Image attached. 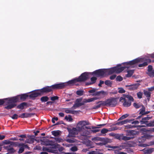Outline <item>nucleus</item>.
Returning a JSON list of instances; mask_svg holds the SVG:
<instances>
[{"mask_svg":"<svg viewBox=\"0 0 154 154\" xmlns=\"http://www.w3.org/2000/svg\"><path fill=\"white\" fill-rule=\"evenodd\" d=\"M18 96H19V100H24L29 97L28 95L27 94H23Z\"/></svg>","mask_w":154,"mask_h":154,"instance_id":"b1692460","label":"nucleus"},{"mask_svg":"<svg viewBox=\"0 0 154 154\" xmlns=\"http://www.w3.org/2000/svg\"><path fill=\"white\" fill-rule=\"evenodd\" d=\"M34 115V113H23L20 115L19 116V117L21 118L30 117L33 115Z\"/></svg>","mask_w":154,"mask_h":154,"instance_id":"aec40b11","label":"nucleus"},{"mask_svg":"<svg viewBox=\"0 0 154 154\" xmlns=\"http://www.w3.org/2000/svg\"><path fill=\"white\" fill-rule=\"evenodd\" d=\"M117 103V98H111L107 99L105 101H100L96 102V103L98 104L93 107V109H97L101 106H110L114 107L116 106Z\"/></svg>","mask_w":154,"mask_h":154,"instance_id":"7ed1b4c3","label":"nucleus"},{"mask_svg":"<svg viewBox=\"0 0 154 154\" xmlns=\"http://www.w3.org/2000/svg\"><path fill=\"white\" fill-rule=\"evenodd\" d=\"M97 79V78L95 77H92L91 78V82L93 84L96 82Z\"/></svg>","mask_w":154,"mask_h":154,"instance_id":"a18cd8bd","label":"nucleus"},{"mask_svg":"<svg viewBox=\"0 0 154 154\" xmlns=\"http://www.w3.org/2000/svg\"><path fill=\"white\" fill-rule=\"evenodd\" d=\"M121 137V140H122L124 141H127L128 140H129L131 139H133L134 138V137H127L126 136H125L123 134H122V136Z\"/></svg>","mask_w":154,"mask_h":154,"instance_id":"bb28decb","label":"nucleus"},{"mask_svg":"<svg viewBox=\"0 0 154 154\" xmlns=\"http://www.w3.org/2000/svg\"><path fill=\"white\" fill-rule=\"evenodd\" d=\"M134 120V119H126L125 120L122 121V122L123 123V125H124L128 122H131L133 121Z\"/></svg>","mask_w":154,"mask_h":154,"instance_id":"c03bdc74","label":"nucleus"},{"mask_svg":"<svg viewBox=\"0 0 154 154\" xmlns=\"http://www.w3.org/2000/svg\"><path fill=\"white\" fill-rule=\"evenodd\" d=\"M60 124H64V125L65 124L64 123V122L63 121H59L57 123H56L53 126H55V125H60Z\"/></svg>","mask_w":154,"mask_h":154,"instance_id":"680f3d73","label":"nucleus"},{"mask_svg":"<svg viewBox=\"0 0 154 154\" xmlns=\"http://www.w3.org/2000/svg\"><path fill=\"white\" fill-rule=\"evenodd\" d=\"M9 99L7 102L8 103H14L16 104V103L19 101V96H17L15 97H13Z\"/></svg>","mask_w":154,"mask_h":154,"instance_id":"9d476101","label":"nucleus"},{"mask_svg":"<svg viewBox=\"0 0 154 154\" xmlns=\"http://www.w3.org/2000/svg\"><path fill=\"white\" fill-rule=\"evenodd\" d=\"M138 84H135L133 85H126L125 87L127 88V89L130 91H132L137 89L138 86Z\"/></svg>","mask_w":154,"mask_h":154,"instance_id":"9b49d317","label":"nucleus"},{"mask_svg":"<svg viewBox=\"0 0 154 154\" xmlns=\"http://www.w3.org/2000/svg\"><path fill=\"white\" fill-rule=\"evenodd\" d=\"M42 150L43 151H46L49 152H53V150L50 148H48L45 146H43L42 147Z\"/></svg>","mask_w":154,"mask_h":154,"instance_id":"2f4dec72","label":"nucleus"},{"mask_svg":"<svg viewBox=\"0 0 154 154\" xmlns=\"http://www.w3.org/2000/svg\"><path fill=\"white\" fill-rule=\"evenodd\" d=\"M126 128H136V126L135 125H127L125 126Z\"/></svg>","mask_w":154,"mask_h":154,"instance_id":"603ef678","label":"nucleus"},{"mask_svg":"<svg viewBox=\"0 0 154 154\" xmlns=\"http://www.w3.org/2000/svg\"><path fill=\"white\" fill-rule=\"evenodd\" d=\"M145 107L143 105H142V108L139 110V114H140L141 115L138 116L137 118V119H140L142 118V116L144 115V113L145 111Z\"/></svg>","mask_w":154,"mask_h":154,"instance_id":"4468645a","label":"nucleus"},{"mask_svg":"<svg viewBox=\"0 0 154 154\" xmlns=\"http://www.w3.org/2000/svg\"><path fill=\"white\" fill-rule=\"evenodd\" d=\"M108 131H109V129H108L106 128H103L101 130V132L102 134H104L107 133Z\"/></svg>","mask_w":154,"mask_h":154,"instance_id":"09e8293b","label":"nucleus"},{"mask_svg":"<svg viewBox=\"0 0 154 154\" xmlns=\"http://www.w3.org/2000/svg\"><path fill=\"white\" fill-rule=\"evenodd\" d=\"M90 124L88 121H82L79 122L77 125V128L78 129L79 131H80L84 129V127L86 125H88Z\"/></svg>","mask_w":154,"mask_h":154,"instance_id":"423d86ee","label":"nucleus"},{"mask_svg":"<svg viewBox=\"0 0 154 154\" xmlns=\"http://www.w3.org/2000/svg\"><path fill=\"white\" fill-rule=\"evenodd\" d=\"M123 79L122 77L120 75L117 76L116 78V81L119 82H121L122 81Z\"/></svg>","mask_w":154,"mask_h":154,"instance_id":"8fccbe9b","label":"nucleus"},{"mask_svg":"<svg viewBox=\"0 0 154 154\" xmlns=\"http://www.w3.org/2000/svg\"><path fill=\"white\" fill-rule=\"evenodd\" d=\"M78 129L77 128H73L71 130L69 131V134L67 136L70 137H75V135L78 134Z\"/></svg>","mask_w":154,"mask_h":154,"instance_id":"6e6552de","label":"nucleus"},{"mask_svg":"<svg viewBox=\"0 0 154 154\" xmlns=\"http://www.w3.org/2000/svg\"><path fill=\"white\" fill-rule=\"evenodd\" d=\"M92 75H94L97 77H104L106 75L105 69H100L97 70L91 73Z\"/></svg>","mask_w":154,"mask_h":154,"instance_id":"39448f33","label":"nucleus"},{"mask_svg":"<svg viewBox=\"0 0 154 154\" xmlns=\"http://www.w3.org/2000/svg\"><path fill=\"white\" fill-rule=\"evenodd\" d=\"M82 98L77 99L76 100L75 102L77 103H81V102L82 101Z\"/></svg>","mask_w":154,"mask_h":154,"instance_id":"052dcab7","label":"nucleus"},{"mask_svg":"<svg viewBox=\"0 0 154 154\" xmlns=\"http://www.w3.org/2000/svg\"><path fill=\"white\" fill-rule=\"evenodd\" d=\"M105 84L111 87L112 84V82L110 80H107L104 82Z\"/></svg>","mask_w":154,"mask_h":154,"instance_id":"e433bc0d","label":"nucleus"},{"mask_svg":"<svg viewBox=\"0 0 154 154\" xmlns=\"http://www.w3.org/2000/svg\"><path fill=\"white\" fill-rule=\"evenodd\" d=\"M100 131L99 129H94L91 130L90 131H85L82 134V135L84 136H87L88 135L90 134V132H93L95 133L98 132Z\"/></svg>","mask_w":154,"mask_h":154,"instance_id":"2eb2a0df","label":"nucleus"},{"mask_svg":"<svg viewBox=\"0 0 154 154\" xmlns=\"http://www.w3.org/2000/svg\"><path fill=\"white\" fill-rule=\"evenodd\" d=\"M118 89L119 90L118 92L119 93L122 94L125 92V90L122 88H119Z\"/></svg>","mask_w":154,"mask_h":154,"instance_id":"49530a36","label":"nucleus"},{"mask_svg":"<svg viewBox=\"0 0 154 154\" xmlns=\"http://www.w3.org/2000/svg\"><path fill=\"white\" fill-rule=\"evenodd\" d=\"M151 62V60L149 59H146L145 60V62L142 64H139L138 66L139 67H144L146 66L148 64Z\"/></svg>","mask_w":154,"mask_h":154,"instance_id":"dca6fc26","label":"nucleus"},{"mask_svg":"<svg viewBox=\"0 0 154 154\" xmlns=\"http://www.w3.org/2000/svg\"><path fill=\"white\" fill-rule=\"evenodd\" d=\"M104 83V82L103 81H102L101 80H100V83L98 84V86L99 87H102V85Z\"/></svg>","mask_w":154,"mask_h":154,"instance_id":"774afa93","label":"nucleus"},{"mask_svg":"<svg viewBox=\"0 0 154 154\" xmlns=\"http://www.w3.org/2000/svg\"><path fill=\"white\" fill-rule=\"evenodd\" d=\"M41 94L40 91L38 92H34L32 93L31 94L29 95V96L31 98H35L39 96H41Z\"/></svg>","mask_w":154,"mask_h":154,"instance_id":"6ab92c4d","label":"nucleus"},{"mask_svg":"<svg viewBox=\"0 0 154 154\" xmlns=\"http://www.w3.org/2000/svg\"><path fill=\"white\" fill-rule=\"evenodd\" d=\"M139 122L138 121L135 120L131 122V124L133 125H137L139 124Z\"/></svg>","mask_w":154,"mask_h":154,"instance_id":"338daca9","label":"nucleus"},{"mask_svg":"<svg viewBox=\"0 0 154 154\" xmlns=\"http://www.w3.org/2000/svg\"><path fill=\"white\" fill-rule=\"evenodd\" d=\"M113 125H112L111 127V128H109V131H115L118 129V127L116 126L113 127Z\"/></svg>","mask_w":154,"mask_h":154,"instance_id":"58836bf2","label":"nucleus"},{"mask_svg":"<svg viewBox=\"0 0 154 154\" xmlns=\"http://www.w3.org/2000/svg\"><path fill=\"white\" fill-rule=\"evenodd\" d=\"M19 143L17 142L11 141L10 145L11 146H18Z\"/></svg>","mask_w":154,"mask_h":154,"instance_id":"864d4df0","label":"nucleus"},{"mask_svg":"<svg viewBox=\"0 0 154 154\" xmlns=\"http://www.w3.org/2000/svg\"><path fill=\"white\" fill-rule=\"evenodd\" d=\"M49 146H50V148L52 149H56L57 147V145L56 144H50Z\"/></svg>","mask_w":154,"mask_h":154,"instance_id":"3c124183","label":"nucleus"},{"mask_svg":"<svg viewBox=\"0 0 154 154\" xmlns=\"http://www.w3.org/2000/svg\"><path fill=\"white\" fill-rule=\"evenodd\" d=\"M18 146L20 147L18 152L19 153H22L24 151V147H25L27 146L24 145L23 143H19L18 144Z\"/></svg>","mask_w":154,"mask_h":154,"instance_id":"f3484780","label":"nucleus"},{"mask_svg":"<svg viewBox=\"0 0 154 154\" xmlns=\"http://www.w3.org/2000/svg\"><path fill=\"white\" fill-rule=\"evenodd\" d=\"M59 97L57 96H55L52 97L51 98V100L53 101H54L55 100H58L59 99Z\"/></svg>","mask_w":154,"mask_h":154,"instance_id":"5fc2aeb1","label":"nucleus"},{"mask_svg":"<svg viewBox=\"0 0 154 154\" xmlns=\"http://www.w3.org/2000/svg\"><path fill=\"white\" fill-rule=\"evenodd\" d=\"M99 98L97 97H93L88 99H84L83 100V103H87L93 101L95 100H97Z\"/></svg>","mask_w":154,"mask_h":154,"instance_id":"4be33fe9","label":"nucleus"},{"mask_svg":"<svg viewBox=\"0 0 154 154\" xmlns=\"http://www.w3.org/2000/svg\"><path fill=\"white\" fill-rule=\"evenodd\" d=\"M8 153H14L15 152V150L13 147H11L10 146H7L5 147Z\"/></svg>","mask_w":154,"mask_h":154,"instance_id":"5701e85b","label":"nucleus"},{"mask_svg":"<svg viewBox=\"0 0 154 154\" xmlns=\"http://www.w3.org/2000/svg\"><path fill=\"white\" fill-rule=\"evenodd\" d=\"M134 106L136 109H138L140 108L141 106L140 104L137 103H134L133 104Z\"/></svg>","mask_w":154,"mask_h":154,"instance_id":"6e6d98bb","label":"nucleus"},{"mask_svg":"<svg viewBox=\"0 0 154 154\" xmlns=\"http://www.w3.org/2000/svg\"><path fill=\"white\" fill-rule=\"evenodd\" d=\"M66 86V84L64 83L56 84L51 86H46L40 89L37 90L40 91L41 95L44 94H47L52 91L54 89H60L64 88Z\"/></svg>","mask_w":154,"mask_h":154,"instance_id":"f257e3e1","label":"nucleus"},{"mask_svg":"<svg viewBox=\"0 0 154 154\" xmlns=\"http://www.w3.org/2000/svg\"><path fill=\"white\" fill-rule=\"evenodd\" d=\"M121 64L117 66H114V68L115 69V72L117 73H119L122 72V71L124 70L126 68H128L129 66H124L121 67H119V66H120Z\"/></svg>","mask_w":154,"mask_h":154,"instance_id":"1a4fd4ad","label":"nucleus"},{"mask_svg":"<svg viewBox=\"0 0 154 154\" xmlns=\"http://www.w3.org/2000/svg\"><path fill=\"white\" fill-rule=\"evenodd\" d=\"M8 105L5 107L6 109H12L15 107L17 105L16 104H14V103H8Z\"/></svg>","mask_w":154,"mask_h":154,"instance_id":"393cba45","label":"nucleus"},{"mask_svg":"<svg viewBox=\"0 0 154 154\" xmlns=\"http://www.w3.org/2000/svg\"><path fill=\"white\" fill-rule=\"evenodd\" d=\"M101 92L100 93V95H101L100 97L101 98H103L106 95H107V93L105 92L104 91H100Z\"/></svg>","mask_w":154,"mask_h":154,"instance_id":"79ce46f5","label":"nucleus"},{"mask_svg":"<svg viewBox=\"0 0 154 154\" xmlns=\"http://www.w3.org/2000/svg\"><path fill=\"white\" fill-rule=\"evenodd\" d=\"M112 136L116 138L119 140H121V137L122 136V134H113L112 135Z\"/></svg>","mask_w":154,"mask_h":154,"instance_id":"72a5a7b5","label":"nucleus"},{"mask_svg":"<svg viewBox=\"0 0 154 154\" xmlns=\"http://www.w3.org/2000/svg\"><path fill=\"white\" fill-rule=\"evenodd\" d=\"M66 141L70 143H73L75 142V139H67L66 140Z\"/></svg>","mask_w":154,"mask_h":154,"instance_id":"de8ad7c7","label":"nucleus"},{"mask_svg":"<svg viewBox=\"0 0 154 154\" xmlns=\"http://www.w3.org/2000/svg\"><path fill=\"white\" fill-rule=\"evenodd\" d=\"M129 115L128 114H126L122 115L118 120V121L123 120L127 117Z\"/></svg>","mask_w":154,"mask_h":154,"instance_id":"ea45409f","label":"nucleus"},{"mask_svg":"<svg viewBox=\"0 0 154 154\" xmlns=\"http://www.w3.org/2000/svg\"><path fill=\"white\" fill-rule=\"evenodd\" d=\"M126 132L127 133L126 135L127 136H134L139 134V132L138 131L135 130H127L126 131Z\"/></svg>","mask_w":154,"mask_h":154,"instance_id":"f8f14e48","label":"nucleus"},{"mask_svg":"<svg viewBox=\"0 0 154 154\" xmlns=\"http://www.w3.org/2000/svg\"><path fill=\"white\" fill-rule=\"evenodd\" d=\"M123 96L125 98L128 99V101H130L131 102L133 101L134 100V99L133 97L130 95L124 94Z\"/></svg>","mask_w":154,"mask_h":154,"instance_id":"c85d7f7f","label":"nucleus"},{"mask_svg":"<svg viewBox=\"0 0 154 154\" xmlns=\"http://www.w3.org/2000/svg\"><path fill=\"white\" fill-rule=\"evenodd\" d=\"M8 98H5L3 99H0V106L3 105L5 103V100H7Z\"/></svg>","mask_w":154,"mask_h":154,"instance_id":"4d7b16f0","label":"nucleus"},{"mask_svg":"<svg viewBox=\"0 0 154 154\" xmlns=\"http://www.w3.org/2000/svg\"><path fill=\"white\" fill-rule=\"evenodd\" d=\"M133 72L132 70H128V74L126 75L125 76L127 77H129L131 76Z\"/></svg>","mask_w":154,"mask_h":154,"instance_id":"a19ab883","label":"nucleus"},{"mask_svg":"<svg viewBox=\"0 0 154 154\" xmlns=\"http://www.w3.org/2000/svg\"><path fill=\"white\" fill-rule=\"evenodd\" d=\"M90 74H91V73L84 72L82 73L78 78H75L65 83L66 84V86L69 85L78 86L79 84L77 82H85L88 79L89 75Z\"/></svg>","mask_w":154,"mask_h":154,"instance_id":"f03ea898","label":"nucleus"},{"mask_svg":"<svg viewBox=\"0 0 154 154\" xmlns=\"http://www.w3.org/2000/svg\"><path fill=\"white\" fill-rule=\"evenodd\" d=\"M143 91L144 95L146 97L147 99L149 100V98L151 96V93H150L149 91H148L145 90H144Z\"/></svg>","mask_w":154,"mask_h":154,"instance_id":"cd10ccee","label":"nucleus"},{"mask_svg":"<svg viewBox=\"0 0 154 154\" xmlns=\"http://www.w3.org/2000/svg\"><path fill=\"white\" fill-rule=\"evenodd\" d=\"M141 120L140 121L141 124H145L148 127H153L154 126V121H150V122L148 121L151 119L152 117H150L147 115L146 117L142 118Z\"/></svg>","mask_w":154,"mask_h":154,"instance_id":"20e7f679","label":"nucleus"},{"mask_svg":"<svg viewBox=\"0 0 154 154\" xmlns=\"http://www.w3.org/2000/svg\"><path fill=\"white\" fill-rule=\"evenodd\" d=\"M27 105V103L26 102H23L18 105L17 106V108L18 109H23L24 108L25 106H26Z\"/></svg>","mask_w":154,"mask_h":154,"instance_id":"a878e982","label":"nucleus"},{"mask_svg":"<svg viewBox=\"0 0 154 154\" xmlns=\"http://www.w3.org/2000/svg\"><path fill=\"white\" fill-rule=\"evenodd\" d=\"M142 62V59L141 58H137L129 62L124 63V65H132L139 63Z\"/></svg>","mask_w":154,"mask_h":154,"instance_id":"0eeeda50","label":"nucleus"},{"mask_svg":"<svg viewBox=\"0 0 154 154\" xmlns=\"http://www.w3.org/2000/svg\"><path fill=\"white\" fill-rule=\"evenodd\" d=\"M66 110H65V112L67 113H71L74 114L76 112H78L75 110H70L69 109H65Z\"/></svg>","mask_w":154,"mask_h":154,"instance_id":"7c9ffc66","label":"nucleus"},{"mask_svg":"<svg viewBox=\"0 0 154 154\" xmlns=\"http://www.w3.org/2000/svg\"><path fill=\"white\" fill-rule=\"evenodd\" d=\"M11 117L13 119H17L18 118V116L17 114H15Z\"/></svg>","mask_w":154,"mask_h":154,"instance_id":"e2e57ef3","label":"nucleus"},{"mask_svg":"<svg viewBox=\"0 0 154 154\" xmlns=\"http://www.w3.org/2000/svg\"><path fill=\"white\" fill-rule=\"evenodd\" d=\"M152 66L149 65L148 67V72L152 71Z\"/></svg>","mask_w":154,"mask_h":154,"instance_id":"0e129e2a","label":"nucleus"},{"mask_svg":"<svg viewBox=\"0 0 154 154\" xmlns=\"http://www.w3.org/2000/svg\"><path fill=\"white\" fill-rule=\"evenodd\" d=\"M52 134L54 136H57L60 134L59 131H53L52 132Z\"/></svg>","mask_w":154,"mask_h":154,"instance_id":"37998d69","label":"nucleus"},{"mask_svg":"<svg viewBox=\"0 0 154 154\" xmlns=\"http://www.w3.org/2000/svg\"><path fill=\"white\" fill-rule=\"evenodd\" d=\"M147 74L151 77H154V70H153L152 71H149L147 72Z\"/></svg>","mask_w":154,"mask_h":154,"instance_id":"4c0bfd02","label":"nucleus"},{"mask_svg":"<svg viewBox=\"0 0 154 154\" xmlns=\"http://www.w3.org/2000/svg\"><path fill=\"white\" fill-rule=\"evenodd\" d=\"M142 93L140 91L138 92L137 94V97L139 99H141L142 98Z\"/></svg>","mask_w":154,"mask_h":154,"instance_id":"13d9d810","label":"nucleus"},{"mask_svg":"<svg viewBox=\"0 0 154 154\" xmlns=\"http://www.w3.org/2000/svg\"><path fill=\"white\" fill-rule=\"evenodd\" d=\"M84 92V90H81L77 91H76V93L78 95L81 96L83 95Z\"/></svg>","mask_w":154,"mask_h":154,"instance_id":"c9c22d12","label":"nucleus"},{"mask_svg":"<svg viewBox=\"0 0 154 154\" xmlns=\"http://www.w3.org/2000/svg\"><path fill=\"white\" fill-rule=\"evenodd\" d=\"M115 125H123V123L122 122V121H120L118 122H117L116 124H115Z\"/></svg>","mask_w":154,"mask_h":154,"instance_id":"69168bd1","label":"nucleus"},{"mask_svg":"<svg viewBox=\"0 0 154 154\" xmlns=\"http://www.w3.org/2000/svg\"><path fill=\"white\" fill-rule=\"evenodd\" d=\"M28 139H27L25 142L29 143H33L35 140V136L34 135H29L28 136Z\"/></svg>","mask_w":154,"mask_h":154,"instance_id":"ddd939ff","label":"nucleus"},{"mask_svg":"<svg viewBox=\"0 0 154 154\" xmlns=\"http://www.w3.org/2000/svg\"><path fill=\"white\" fill-rule=\"evenodd\" d=\"M49 100V98L47 96H43L40 98L41 101L42 102H46Z\"/></svg>","mask_w":154,"mask_h":154,"instance_id":"f704fd0d","label":"nucleus"},{"mask_svg":"<svg viewBox=\"0 0 154 154\" xmlns=\"http://www.w3.org/2000/svg\"><path fill=\"white\" fill-rule=\"evenodd\" d=\"M106 74V75H110L112 73L115 72L114 67L110 69H105Z\"/></svg>","mask_w":154,"mask_h":154,"instance_id":"a211bd4d","label":"nucleus"},{"mask_svg":"<svg viewBox=\"0 0 154 154\" xmlns=\"http://www.w3.org/2000/svg\"><path fill=\"white\" fill-rule=\"evenodd\" d=\"M154 151V148H150L145 150L144 151L145 154H149L151 153Z\"/></svg>","mask_w":154,"mask_h":154,"instance_id":"473e14b6","label":"nucleus"},{"mask_svg":"<svg viewBox=\"0 0 154 154\" xmlns=\"http://www.w3.org/2000/svg\"><path fill=\"white\" fill-rule=\"evenodd\" d=\"M71 150L72 151L75 152L78 150V148L76 146H73L71 147Z\"/></svg>","mask_w":154,"mask_h":154,"instance_id":"bf43d9fd","label":"nucleus"},{"mask_svg":"<svg viewBox=\"0 0 154 154\" xmlns=\"http://www.w3.org/2000/svg\"><path fill=\"white\" fill-rule=\"evenodd\" d=\"M131 104V102L130 101H127L126 100L123 103V106L125 107H127L130 106Z\"/></svg>","mask_w":154,"mask_h":154,"instance_id":"c756f323","label":"nucleus"},{"mask_svg":"<svg viewBox=\"0 0 154 154\" xmlns=\"http://www.w3.org/2000/svg\"><path fill=\"white\" fill-rule=\"evenodd\" d=\"M84 104V103H83V102L81 103H77L75 102L73 106L71 107V109H76V108L82 106Z\"/></svg>","mask_w":154,"mask_h":154,"instance_id":"412c9836","label":"nucleus"}]
</instances>
